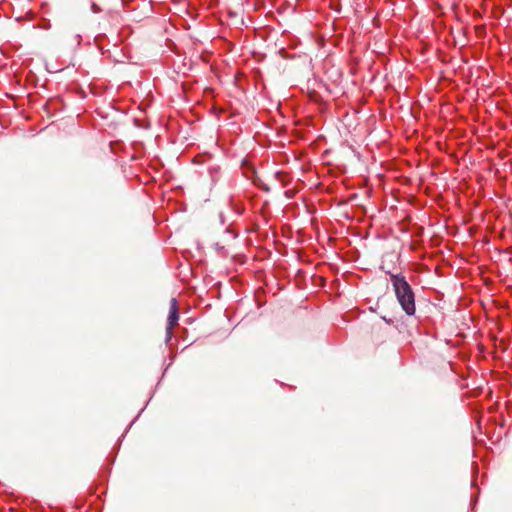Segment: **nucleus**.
<instances>
[{
    "label": "nucleus",
    "instance_id": "obj_1",
    "mask_svg": "<svg viewBox=\"0 0 512 512\" xmlns=\"http://www.w3.org/2000/svg\"><path fill=\"white\" fill-rule=\"evenodd\" d=\"M395 296L403 311L413 316L416 312L415 295L411 285L402 274H390Z\"/></svg>",
    "mask_w": 512,
    "mask_h": 512
},
{
    "label": "nucleus",
    "instance_id": "obj_2",
    "mask_svg": "<svg viewBox=\"0 0 512 512\" xmlns=\"http://www.w3.org/2000/svg\"><path fill=\"white\" fill-rule=\"evenodd\" d=\"M178 320H179V313H178L177 301L175 298H172L170 300L168 324L166 327V334H167L168 340L171 338L172 329L178 324Z\"/></svg>",
    "mask_w": 512,
    "mask_h": 512
},
{
    "label": "nucleus",
    "instance_id": "obj_3",
    "mask_svg": "<svg viewBox=\"0 0 512 512\" xmlns=\"http://www.w3.org/2000/svg\"><path fill=\"white\" fill-rule=\"evenodd\" d=\"M241 131L240 124L236 121L227 122L226 121V133L230 134H238Z\"/></svg>",
    "mask_w": 512,
    "mask_h": 512
},
{
    "label": "nucleus",
    "instance_id": "obj_4",
    "mask_svg": "<svg viewBox=\"0 0 512 512\" xmlns=\"http://www.w3.org/2000/svg\"><path fill=\"white\" fill-rule=\"evenodd\" d=\"M229 206L231 207V209L233 210V213L236 216H239L242 214L243 208L240 205H238L237 203H235L234 201H230Z\"/></svg>",
    "mask_w": 512,
    "mask_h": 512
},
{
    "label": "nucleus",
    "instance_id": "obj_5",
    "mask_svg": "<svg viewBox=\"0 0 512 512\" xmlns=\"http://www.w3.org/2000/svg\"><path fill=\"white\" fill-rule=\"evenodd\" d=\"M225 233L226 234H228V233L231 234L233 238L237 237V232H235L234 230L230 229L229 227H226Z\"/></svg>",
    "mask_w": 512,
    "mask_h": 512
},
{
    "label": "nucleus",
    "instance_id": "obj_6",
    "mask_svg": "<svg viewBox=\"0 0 512 512\" xmlns=\"http://www.w3.org/2000/svg\"><path fill=\"white\" fill-rule=\"evenodd\" d=\"M225 45H226V52L228 51V48L229 46L231 45L230 42L226 39V42H225Z\"/></svg>",
    "mask_w": 512,
    "mask_h": 512
},
{
    "label": "nucleus",
    "instance_id": "obj_7",
    "mask_svg": "<svg viewBox=\"0 0 512 512\" xmlns=\"http://www.w3.org/2000/svg\"><path fill=\"white\" fill-rule=\"evenodd\" d=\"M92 8H93V9H95L96 11H98V10H99V8L97 7V5H96V4H93V5H92Z\"/></svg>",
    "mask_w": 512,
    "mask_h": 512
},
{
    "label": "nucleus",
    "instance_id": "obj_8",
    "mask_svg": "<svg viewBox=\"0 0 512 512\" xmlns=\"http://www.w3.org/2000/svg\"><path fill=\"white\" fill-rule=\"evenodd\" d=\"M220 0H216V2H219Z\"/></svg>",
    "mask_w": 512,
    "mask_h": 512
}]
</instances>
